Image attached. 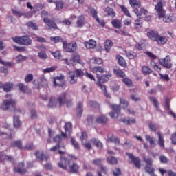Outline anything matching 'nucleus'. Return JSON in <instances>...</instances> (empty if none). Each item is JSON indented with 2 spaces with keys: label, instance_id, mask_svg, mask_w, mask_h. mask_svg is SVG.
I'll return each instance as SVG.
<instances>
[{
  "label": "nucleus",
  "instance_id": "obj_1",
  "mask_svg": "<svg viewBox=\"0 0 176 176\" xmlns=\"http://www.w3.org/2000/svg\"><path fill=\"white\" fill-rule=\"evenodd\" d=\"M16 104H17V101L14 99L4 100L1 105V108L3 111H9L10 108H13L14 112H20V109L16 107Z\"/></svg>",
  "mask_w": 176,
  "mask_h": 176
},
{
  "label": "nucleus",
  "instance_id": "obj_2",
  "mask_svg": "<svg viewBox=\"0 0 176 176\" xmlns=\"http://www.w3.org/2000/svg\"><path fill=\"white\" fill-rule=\"evenodd\" d=\"M83 75H85V73L83 72V70L80 69H78L75 72L69 71L68 72V79L69 83L72 85L76 83L78 80L76 78H81V76H83Z\"/></svg>",
  "mask_w": 176,
  "mask_h": 176
},
{
  "label": "nucleus",
  "instance_id": "obj_3",
  "mask_svg": "<svg viewBox=\"0 0 176 176\" xmlns=\"http://www.w3.org/2000/svg\"><path fill=\"white\" fill-rule=\"evenodd\" d=\"M12 40L19 45H24L28 46L32 43V40L28 36H23L22 37H13Z\"/></svg>",
  "mask_w": 176,
  "mask_h": 176
},
{
  "label": "nucleus",
  "instance_id": "obj_4",
  "mask_svg": "<svg viewBox=\"0 0 176 176\" xmlns=\"http://www.w3.org/2000/svg\"><path fill=\"white\" fill-rule=\"evenodd\" d=\"M49 16V14L46 11H42L41 12V16L43 17V21L44 23L49 27L50 30H52V28H57V25L54 23L53 21H50L47 17Z\"/></svg>",
  "mask_w": 176,
  "mask_h": 176
},
{
  "label": "nucleus",
  "instance_id": "obj_5",
  "mask_svg": "<svg viewBox=\"0 0 176 176\" xmlns=\"http://www.w3.org/2000/svg\"><path fill=\"white\" fill-rule=\"evenodd\" d=\"M143 160L146 164V167L144 168V170L146 171V173H148V174H153L155 173V168L152 167V163L153 162L152 158L144 156Z\"/></svg>",
  "mask_w": 176,
  "mask_h": 176
},
{
  "label": "nucleus",
  "instance_id": "obj_6",
  "mask_svg": "<svg viewBox=\"0 0 176 176\" xmlns=\"http://www.w3.org/2000/svg\"><path fill=\"white\" fill-rule=\"evenodd\" d=\"M164 6V3L162 1H158L155 6V10L159 19H162L164 16V14L166 13V10H164V9L163 8Z\"/></svg>",
  "mask_w": 176,
  "mask_h": 176
},
{
  "label": "nucleus",
  "instance_id": "obj_7",
  "mask_svg": "<svg viewBox=\"0 0 176 176\" xmlns=\"http://www.w3.org/2000/svg\"><path fill=\"white\" fill-rule=\"evenodd\" d=\"M76 43L75 41L69 43L63 41V49L68 53H72V52H75V50H76Z\"/></svg>",
  "mask_w": 176,
  "mask_h": 176
},
{
  "label": "nucleus",
  "instance_id": "obj_8",
  "mask_svg": "<svg viewBox=\"0 0 176 176\" xmlns=\"http://www.w3.org/2000/svg\"><path fill=\"white\" fill-rule=\"evenodd\" d=\"M12 134H13L12 131L5 128L0 129V135L4 140H12Z\"/></svg>",
  "mask_w": 176,
  "mask_h": 176
},
{
  "label": "nucleus",
  "instance_id": "obj_9",
  "mask_svg": "<svg viewBox=\"0 0 176 176\" xmlns=\"http://www.w3.org/2000/svg\"><path fill=\"white\" fill-rule=\"evenodd\" d=\"M126 155L131 160V163L134 164L136 168H140L141 167V160H140V158L134 156V155H133L132 153H126Z\"/></svg>",
  "mask_w": 176,
  "mask_h": 176
},
{
  "label": "nucleus",
  "instance_id": "obj_10",
  "mask_svg": "<svg viewBox=\"0 0 176 176\" xmlns=\"http://www.w3.org/2000/svg\"><path fill=\"white\" fill-rule=\"evenodd\" d=\"M160 64L166 68H171L173 64H171V58L170 56H166L165 58H161L159 60Z\"/></svg>",
  "mask_w": 176,
  "mask_h": 176
},
{
  "label": "nucleus",
  "instance_id": "obj_11",
  "mask_svg": "<svg viewBox=\"0 0 176 176\" xmlns=\"http://www.w3.org/2000/svg\"><path fill=\"white\" fill-rule=\"evenodd\" d=\"M111 108H113V112L109 113V116L113 119H116L119 116V113L120 112V107L116 104H113L111 106Z\"/></svg>",
  "mask_w": 176,
  "mask_h": 176
},
{
  "label": "nucleus",
  "instance_id": "obj_12",
  "mask_svg": "<svg viewBox=\"0 0 176 176\" xmlns=\"http://www.w3.org/2000/svg\"><path fill=\"white\" fill-rule=\"evenodd\" d=\"M67 163L70 173H78L79 171V166L72 160H69Z\"/></svg>",
  "mask_w": 176,
  "mask_h": 176
},
{
  "label": "nucleus",
  "instance_id": "obj_13",
  "mask_svg": "<svg viewBox=\"0 0 176 176\" xmlns=\"http://www.w3.org/2000/svg\"><path fill=\"white\" fill-rule=\"evenodd\" d=\"M161 19H162L164 23H173L175 21V16L173 14H166V12Z\"/></svg>",
  "mask_w": 176,
  "mask_h": 176
},
{
  "label": "nucleus",
  "instance_id": "obj_14",
  "mask_svg": "<svg viewBox=\"0 0 176 176\" xmlns=\"http://www.w3.org/2000/svg\"><path fill=\"white\" fill-rule=\"evenodd\" d=\"M35 156L38 160H40V162H43V160H49L50 157L46 154H43V153H41L39 151H36Z\"/></svg>",
  "mask_w": 176,
  "mask_h": 176
},
{
  "label": "nucleus",
  "instance_id": "obj_15",
  "mask_svg": "<svg viewBox=\"0 0 176 176\" xmlns=\"http://www.w3.org/2000/svg\"><path fill=\"white\" fill-rule=\"evenodd\" d=\"M23 167H24V162H20L18 164L17 168H14V172L18 173L19 174H25V173H27V170Z\"/></svg>",
  "mask_w": 176,
  "mask_h": 176
},
{
  "label": "nucleus",
  "instance_id": "obj_16",
  "mask_svg": "<svg viewBox=\"0 0 176 176\" xmlns=\"http://www.w3.org/2000/svg\"><path fill=\"white\" fill-rule=\"evenodd\" d=\"M112 77V74L109 72L106 73L105 74L102 75V76H99L97 74L98 82H108L109 80V78Z\"/></svg>",
  "mask_w": 176,
  "mask_h": 176
},
{
  "label": "nucleus",
  "instance_id": "obj_17",
  "mask_svg": "<svg viewBox=\"0 0 176 176\" xmlns=\"http://www.w3.org/2000/svg\"><path fill=\"white\" fill-rule=\"evenodd\" d=\"M84 45L86 49H94L97 45V42L93 39H90L88 41L84 42Z\"/></svg>",
  "mask_w": 176,
  "mask_h": 176
},
{
  "label": "nucleus",
  "instance_id": "obj_18",
  "mask_svg": "<svg viewBox=\"0 0 176 176\" xmlns=\"http://www.w3.org/2000/svg\"><path fill=\"white\" fill-rule=\"evenodd\" d=\"M63 82H64L63 75L54 78V86H63Z\"/></svg>",
  "mask_w": 176,
  "mask_h": 176
},
{
  "label": "nucleus",
  "instance_id": "obj_19",
  "mask_svg": "<svg viewBox=\"0 0 176 176\" xmlns=\"http://www.w3.org/2000/svg\"><path fill=\"white\" fill-rule=\"evenodd\" d=\"M70 61H72L73 63H78L79 64L83 65V62L80 60V56H79V54L77 52H74L72 54Z\"/></svg>",
  "mask_w": 176,
  "mask_h": 176
},
{
  "label": "nucleus",
  "instance_id": "obj_20",
  "mask_svg": "<svg viewBox=\"0 0 176 176\" xmlns=\"http://www.w3.org/2000/svg\"><path fill=\"white\" fill-rule=\"evenodd\" d=\"M4 160H7V162H10V163H14V162L13 157L6 155L3 153H0V162H3Z\"/></svg>",
  "mask_w": 176,
  "mask_h": 176
},
{
  "label": "nucleus",
  "instance_id": "obj_21",
  "mask_svg": "<svg viewBox=\"0 0 176 176\" xmlns=\"http://www.w3.org/2000/svg\"><path fill=\"white\" fill-rule=\"evenodd\" d=\"M69 161V160H67L65 157H60V162L58 163V167L63 170H67V163H68Z\"/></svg>",
  "mask_w": 176,
  "mask_h": 176
},
{
  "label": "nucleus",
  "instance_id": "obj_22",
  "mask_svg": "<svg viewBox=\"0 0 176 176\" xmlns=\"http://www.w3.org/2000/svg\"><path fill=\"white\" fill-rule=\"evenodd\" d=\"M69 161V160H67L65 157H60V162L58 163V167L63 170H67V163H68Z\"/></svg>",
  "mask_w": 176,
  "mask_h": 176
},
{
  "label": "nucleus",
  "instance_id": "obj_23",
  "mask_svg": "<svg viewBox=\"0 0 176 176\" xmlns=\"http://www.w3.org/2000/svg\"><path fill=\"white\" fill-rule=\"evenodd\" d=\"M67 96H68V94L67 92H64L61 94L60 96L58 97V101L60 107L61 105H64V104H65V100L67 99Z\"/></svg>",
  "mask_w": 176,
  "mask_h": 176
},
{
  "label": "nucleus",
  "instance_id": "obj_24",
  "mask_svg": "<svg viewBox=\"0 0 176 176\" xmlns=\"http://www.w3.org/2000/svg\"><path fill=\"white\" fill-rule=\"evenodd\" d=\"M96 85L101 89V90H102L104 96H106L108 98H111V94H108L107 91V87L105 85H102L100 81H97Z\"/></svg>",
  "mask_w": 176,
  "mask_h": 176
},
{
  "label": "nucleus",
  "instance_id": "obj_25",
  "mask_svg": "<svg viewBox=\"0 0 176 176\" xmlns=\"http://www.w3.org/2000/svg\"><path fill=\"white\" fill-rule=\"evenodd\" d=\"M145 138H146V141H147V142H149L151 148H155V146H156V143H155L156 140L154 138H153L151 135H146L145 136Z\"/></svg>",
  "mask_w": 176,
  "mask_h": 176
},
{
  "label": "nucleus",
  "instance_id": "obj_26",
  "mask_svg": "<svg viewBox=\"0 0 176 176\" xmlns=\"http://www.w3.org/2000/svg\"><path fill=\"white\" fill-rule=\"evenodd\" d=\"M147 36L152 41H156L157 36H159V34H157V32L151 30L147 32Z\"/></svg>",
  "mask_w": 176,
  "mask_h": 176
},
{
  "label": "nucleus",
  "instance_id": "obj_27",
  "mask_svg": "<svg viewBox=\"0 0 176 176\" xmlns=\"http://www.w3.org/2000/svg\"><path fill=\"white\" fill-rule=\"evenodd\" d=\"M107 141L108 142H114L116 145H119V144H120V141L119 140V139L113 135L108 137Z\"/></svg>",
  "mask_w": 176,
  "mask_h": 176
},
{
  "label": "nucleus",
  "instance_id": "obj_28",
  "mask_svg": "<svg viewBox=\"0 0 176 176\" xmlns=\"http://www.w3.org/2000/svg\"><path fill=\"white\" fill-rule=\"evenodd\" d=\"M155 42H157L158 45H164L167 43V38L158 34Z\"/></svg>",
  "mask_w": 176,
  "mask_h": 176
},
{
  "label": "nucleus",
  "instance_id": "obj_29",
  "mask_svg": "<svg viewBox=\"0 0 176 176\" xmlns=\"http://www.w3.org/2000/svg\"><path fill=\"white\" fill-rule=\"evenodd\" d=\"M112 46H113V43H112L111 40H106L104 43V49L107 53H109Z\"/></svg>",
  "mask_w": 176,
  "mask_h": 176
},
{
  "label": "nucleus",
  "instance_id": "obj_30",
  "mask_svg": "<svg viewBox=\"0 0 176 176\" xmlns=\"http://www.w3.org/2000/svg\"><path fill=\"white\" fill-rule=\"evenodd\" d=\"M133 12L135 13L136 16L138 17H141L142 14L145 16V14H148V11L144 8L140 9V12L138 11V9L135 8Z\"/></svg>",
  "mask_w": 176,
  "mask_h": 176
},
{
  "label": "nucleus",
  "instance_id": "obj_31",
  "mask_svg": "<svg viewBox=\"0 0 176 176\" xmlns=\"http://www.w3.org/2000/svg\"><path fill=\"white\" fill-rule=\"evenodd\" d=\"M65 133L67 135H71L72 131V124L71 122H67L65 125Z\"/></svg>",
  "mask_w": 176,
  "mask_h": 176
},
{
  "label": "nucleus",
  "instance_id": "obj_32",
  "mask_svg": "<svg viewBox=\"0 0 176 176\" xmlns=\"http://www.w3.org/2000/svg\"><path fill=\"white\" fill-rule=\"evenodd\" d=\"M111 24L114 28H122V21L119 19H113Z\"/></svg>",
  "mask_w": 176,
  "mask_h": 176
},
{
  "label": "nucleus",
  "instance_id": "obj_33",
  "mask_svg": "<svg viewBox=\"0 0 176 176\" xmlns=\"http://www.w3.org/2000/svg\"><path fill=\"white\" fill-rule=\"evenodd\" d=\"M104 12L107 13V16H110L111 17H115L116 16V13L113 11L110 7H107L104 10Z\"/></svg>",
  "mask_w": 176,
  "mask_h": 176
},
{
  "label": "nucleus",
  "instance_id": "obj_34",
  "mask_svg": "<svg viewBox=\"0 0 176 176\" xmlns=\"http://www.w3.org/2000/svg\"><path fill=\"white\" fill-rule=\"evenodd\" d=\"M18 87L22 93H30V89L23 83L18 84Z\"/></svg>",
  "mask_w": 176,
  "mask_h": 176
},
{
  "label": "nucleus",
  "instance_id": "obj_35",
  "mask_svg": "<svg viewBox=\"0 0 176 176\" xmlns=\"http://www.w3.org/2000/svg\"><path fill=\"white\" fill-rule=\"evenodd\" d=\"M158 144L161 148H164V138H163V135H162V133L158 132Z\"/></svg>",
  "mask_w": 176,
  "mask_h": 176
},
{
  "label": "nucleus",
  "instance_id": "obj_36",
  "mask_svg": "<svg viewBox=\"0 0 176 176\" xmlns=\"http://www.w3.org/2000/svg\"><path fill=\"white\" fill-rule=\"evenodd\" d=\"M82 113H83V103L80 102L77 107V116L80 118L82 116Z\"/></svg>",
  "mask_w": 176,
  "mask_h": 176
},
{
  "label": "nucleus",
  "instance_id": "obj_37",
  "mask_svg": "<svg viewBox=\"0 0 176 176\" xmlns=\"http://www.w3.org/2000/svg\"><path fill=\"white\" fill-rule=\"evenodd\" d=\"M116 58L118 61V63L120 64V65H121L122 67H126V65H127V63H126V60H124V58L123 57H122L120 55H117L116 56Z\"/></svg>",
  "mask_w": 176,
  "mask_h": 176
},
{
  "label": "nucleus",
  "instance_id": "obj_38",
  "mask_svg": "<svg viewBox=\"0 0 176 176\" xmlns=\"http://www.w3.org/2000/svg\"><path fill=\"white\" fill-rule=\"evenodd\" d=\"M91 72H94V74H97V72H100V74H104V68L100 66L91 67Z\"/></svg>",
  "mask_w": 176,
  "mask_h": 176
},
{
  "label": "nucleus",
  "instance_id": "obj_39",
  "mask_svg": "<svg viewBox=\"0 0 176 176\" xmlns=\"http://www.w3.org/2000/svg\"><path fill=\"white\" fill-rule=\"evenodd\" d=\"M129 3L133 8L141 7V1L140 0H129Z\"/></svg>",
  "mask_w": 176,
  "mask_h": 176
},
{
  "label": "nucleus",
  "instance_id": "obj_40",
  "mask_svg": "<svg viewBox=\"0 0 176 176\" xmlns=\"http://www.w3.org/2000/svg\"><path fill=\"white\" fill-rule=\"evenodd\" d=\"M13 88V83L12 82H6L3 86V90L4 91H6L7 93L10 91Z\"/></svg>",
  "mask_w": 176,
  "mask_h": 176
},
{
  "label": "nucleus",
  "instance_id": "obj_41",
  "mask_svg": "<svg viewBox=\"0 0 176 176\" xmlns=\"http://www.w3.org/2000/svg\"><path fill=\"white\" fill-rule=\"evenodd\" d=\"M122 122L124 124H133L135 123V118H126L122 120Z\"/></svg>",
  "mask_w": 176,
  "mask_h": 176
},
{
  "label": "nucleus",
  "instance_id": "obj_42",
  "mask_svg": "<svg viewBox=\"0 0 176 176\" xmlns=\"http://www.w3.org/2000/svg\"><path fill=\"white\" fill-rule=\"evenodd\" d=\"M14 126L18 129L19 127H21V121L18 116L14 117Z\"/></svg>",
  "mask_w": 176,
  "mask_h": 176
},
{
  "label": "nucleus",
  "instance_id": "obj_43",
  "mask_svg": "<svg viewBox=\"0 0 176 176\" xmlns=\"http://www.w3.org/2000/svg\"><path fill=\"white\" fill-rule=\"evenodd\" d=\"M84 23H85V16H83V15H80V16H78V20L76 21L77 27H82Z\"/></svg>",
  "mask_w": 176,
  "mask_h": 176
},
{
  "label": "nucleus",
  "instance_id": "obj_44",
  "mask_svg": "<svg viewBox=\"0 0 176 176\" xmlns=\"http://www.w3.org/2000/svg\"><path fill=\"white\" fill-rule=\"evenodd\" d=\"M91 142H92V144H94V145L97 146V148H100V149H102V143L100 140H97V139L94 138V139H91Z\"/></svg>",
  "mask_w": 176,
  "mask_h": 176
},
{
  "label": "nucleus",
  "instance_id": "obj_45",
  "mask_svg": "<svg viewBox=\"0 0 176 176\" xmlns=\"http://www.w3.org/2000/svg\"><path fill=\"white\" fill-rule=\"evenodd\" d=\"M142 71L144 75H149V74L152 73V69H151L148 66H143L142 67Z\"/></svg>",
  "mask_w": 176,
  "mask_h": 176
},
{
  "label": "nucleus",
  "instance_id": "obj_46",
  "mask_svg": "<svg viewBox=\"0 0 176 176\" xmlns=\"http://www.w3.org/2000/svg\"><path fill=\"white\" fill-rule=\"evenodd\" d=\"M107 163L109 164H118V159L115 157H109L107 158Z\"/></svg>",
  "mask_w": 176,
  "mask_h": 176
},
{
  "label": "nucleus",
  "instance_id": "obj_47",
  "mask_svg": "<svg viewBox=\"0 0 176 176\" xmlns=\"http://www.w3.org/2000/svg\"><path fill=\"white\" fill-rule=\"evenodd\" d=\"M96 123H107V122H108V118L104 116L98 117L96 119Z\"/></svg>",
  "mask_w": 176,
  "mask_h": 176
},
{
  "label": "nucleus",
  "instance_id": "obj_48",
  "mask_svg": "<svg viewBox=\"0 0 176 176\" xmlns=\"http://www.w3.org/2000/svg\"><path fill=\"white\" fill-rule=\"evenodd\" d=\"M48 105L50 108H56L57 107V100H56V98H52Z\"/></svg>",
  "mask_w": 176,
  "mask_h": 176
},
{
  "label": "nucleus",
  "instance_id": "obj_49",
  "mask_svg": "<svg viewBox=\"0 0 176 176\" xmlns=\"http://www.w3.org/2000/svg\"><path fill=\"white\" fill-rule=\"evenodd\" d=\"M114 72L119 78H124L126 76V74L124 73V72L120 69H115Z\"/></svg>",
  "mask_w": 176,
  "mask_h": 176
},
{
  "label": "nucleus",
  "instance_id": "obj_50",
  "mask_svg": "<svg viewBox=\"0 0 176 176\" xmlns=\"http://www.w3.org/2000/svg\"><path fill=\"white\" fill-rule=\"evenodd\" d=\"M11 146H16L19 149H24V148L23 147V144L21 141L13 142L11 144Z\"/></svg>",
  "mask_w": 176,
  "mask_h": 176
},
{
  "label": "nucleus",
  "instance_id": "obj_51",
  "mask_svg": "<svg viewBox=\"0 0 176 176\" xmlns=\"http://www.w3.org/2000/svg\"><path fill=\"white\" fill-rule=\"evenodd\" d=\"M51 54L56 58V60H60L61 58V52L60 51L56 52H51Z\"/></svg>",
  "mask_w": 176,
  "mask_h": 176
},
{
  "label": "nucleus",
  "instance_id": "obj_52",
  "mask_svg": "<svg viewBox=\"0 0 176 176\" xmlns=\"http://www.w3.org/2000/svg\"><path fill=\"white\" fill-rule=\"evenodd\" d=\"M150 101L153 102L154 107H155L157 109H159V102H157V99H156V98L153 96L150 97Z\"/></svg>",
  "mask_w": 176,
  "mask_h": 176
},
{
  "label": "nucleus",
  "instance_id": "obj_53",
  "mask_svg": "<svg viewBox=\"0 0 176 176\" xmlns=\"http://www.w3.org/2000/svg\"><path fill=\"white\" fill-rule=\"evenodd\" d=\"M120 104L122 108H127V107H129V102H127L124 98L120 99Z\"/></svg>",
  "mask_w": 176,
  "mask_h": 176
},
{
  "label": "nucleus",
  "instance_id": "obj_54",
  "mask_svg": "<svg viewBox=\"0 0 176 176\" xmlns=\"http://www.w3.org/2000/svg\"><path fill=\"white\" fill-rule=\"evenodd\" d=\"M26 25H28V27H30V28H32V30H35L36 31L38 30V25H36V23H34L31 21L28 22Z\"/></svg>",
  "mask_w": 176,
  "mask_h": 176
},
{
  "label": "nucleus",
  "instance_id": "obj_55",
  "mask_svg": "<svg viewBox=\"0 0 176 176\" xmlns=\"http://www.w3.org/2000/svg\"><path fill=\"white\" fill-rule=\"evenodd\" d=\"M50 41L54 43H58V42H63V38L60 36L50 37Z\"/></svg>",
  "mask_w": 176,
  "mask_h": 176
},
{
  "label": "nucleus",
  "instance_id": "obj_56",
  "mask_svg": "<svg viewBox=\"0 0 176 176\" xmlns=\"http://www.w3.org/2000/svg\"><path fill=\"white\" fill-rule=\"evenodd\" d=\"M71 144L73 145V146L75 148V149H80L79 143L74 139V138H71Z\"/></svg>",
  "mask_w": 176,
  "mask_h": 176
},
{
  "label": "nucleus",
  "instance_id": "obj_57",
  "mask_svg": "<svg viewBox=\"0 0 176 176\" xmlns=\"http://www.w3.org/2000/svg\"><path fill=\"white\" fill-rule=\"evenodd\" d=\"M38 56L41 60H47V55L46 54V52H45L44 51H41L38 53Z\"/></svg>",
  "mask_w": 176,
  "mask_h": 176
},
{
  "label": "nucleus",
  "instance_id": "obj_58",
  "mask_svg": "<svg viewBox=\"0 0 176 176\" xmlns=\"http://www.w3.org/2000/svg\"><path fill=\"white\" fill-rule=\"evenodd\" d=\"M63 8H64V3H63V1H59L56 2V10H61Z\"/></svg>",
  "mask_w": 176,
  "mask_h": 176
},
{
  "label": "nucleus",
  "instance_id": "obj_59",
  "mask_svg": "<svg viewBox=\"0 0 176 176\" xmlns=\"http://www.w3.org/2000/svg\"><path fill=\"white\" fill-rule=\"evenodd\" d=\"M12 14H14V16H16V17H21V16H23V13L17 10L12 9Z\"/></svg>",
  "mask_w": 176,
  "mask_h": 176
},
{
  "label": "nucleus",
  "instance_id": "obj_60",
  "mask_svg": "<svg viewBox=\"0 0 176 176\" xmlns=\"http://www.w3.org/2000/svg\"><path fill=\"white\" fill-rule=\"evenodd\" d=\"M56 68H57V67L52 66L51 67L44 69L43 71L44 74H47L49 72H53V71H56Z\"/></svg>",
  "mask_w": 176,
  "mask_h": 176
},
{
  "label": "nucleus",
  "instance_id": "obj_61",
  "mask_svg": "<svg viewBox=\"0 0 176 176\" xmlns=\"http://www.w3.org/2000/svg\"><path fill=\"white\" fill-rule=\"evenodd\" d=\"M122 82H124L126 86H131V85H133V81L126 76L123 78Z\"/></svg>",
  "mask_w": 176,
  "mask_h": 176
},
{
  "label": "nucleus",
  "instance_id": "obj_62",
  "mask_svg": "<svg viewBox=\"0 0 176 176\" xmlns=\"http://www.w3.org/2000/svg\"><path fill=\"white\" fill-rule=\"evenodd\" d=\"M142 27V21L140 19H137L135 21V28L138 30Z\"/></svg>",
  "mask_w": 176,
  "mask_h": 176
},
{
  "label": "nucleus",
  "instance_id": "obj_63",
  "mask_svg": "<svg viewBox=\"0 0 176 176\" xmlns=\"http://www.w3.org/2000/svg\"><path fill=\"white\" fill-rule=\"evenodd\" d=\"M149 129L151 130V131H157V129H159V126L156 125V124H153V122H151L149 124Z\"/></svg>",
  "mask_w": 176,
  "mask_h": 176
},
{
  "label": "nucleus",
  "instance_id": "obj_64",
  "mask_svg": "<svg viewBox=\"0 0 176 176\" xmlns=\"http://www.w3.org/2000/svg\"><path fill=\"white\" fill-rule=\"evenodd\" d=\"M86 124H88V126H93V116H89L87 117Z\"/></svg>",
  "mask_w": 176,
  "mask_h": 176
}]
</instances>
